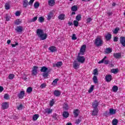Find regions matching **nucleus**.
<instances>
[{
	"mask_svg": "<svg viewBox=\"0 0 125 125\" xmlns=\"http://www.w3.org/2000/svg\"><path fill=\"white\" fill-rule=\"evenodd\" d=\"M22 108L23 106L22 105V104H20L19 105L17 106L18 110H22Z\"/></svg>",
	"mask_w": 125,
	"mask_h": 125,
	"instance_id": "52",
	"label": "nucleus"
},
{
	"mask_svg": "<svg viewBox=\"0 0 125 125\" xmlns=\"http://www.w3.org/2000/svg\"><path fill=\"white\" fill-rule=\"evenodd\" d=\"M15 30L17 31V32H18V33H21L22 31H23V27L21 26H17Z\"/></svg>",
	"mask_w": 125,
	"mask_h": 125,
	"instance_id": "11",
	"label": "nucleus"
},
{
	"mask_svg": "<svg viewBox=\"0 0 125 125\" xmlns=\"http://www.w3.org/2000/svg\"><path fill=\"white\" fill-rule=\"evenodd\" d=\"M61 95V92L59 90H56L54 91V95H55V96H60V95Z\"/></svg>",
	"mask_w": 125,
	"mask_h": 125,
	"instance_id": "14",
	"label": "nucleus"
},
{
	"mask_svg": "<svg viewBox=\"0 0 125 125\" xmlns=\"http://www.w3.org/2000/svg\"><path fill=\"white\" fill-rule=\"evenodd\" d=\"M98 113V108H94L93 112L92 113V116H96Z\"/></svg>",
	"mask_w": 125,
	"mask_h": 125,
	"instance_id": "21",
	"label": "nucleus"
},
{
	"mask_svg": "<svg viewBox=\"0 0 125 125\" xmlns=\"http://www.w3.org/2000/svg\"><path fill=\"white\" fill-rule=\"evenodd\" d=\"M82 19V15H78L76 17V21H81V20Z\"/></svg>",
	"mask_w": 125,
	"mask_h": 125,
	"instance_id": "38",
	"label": "nucleus"
},
{
	"mask_svg": "<svg viewBox=\"0 0 125 125\" xmlns=\"http://www.w3.org/2000/svg\"><path fill=\"white\" fill-rule=\"evenodd\" d=\"M73 24L75 27L79 26V21L75 20L73 21Z\"/></svg>",
	"mask_w": 125,
	"mask_h": 125,
	"instance_id": "47",
	"label": "nucleus"
},
{
	"mask_svg": "<svg viewBox=\"0 0 125 125\" xmlns=\"http://www.w3.org/2000/svg\"><path fill=\"white\" fill-rule=\"evenodd\" d=\"M46 86V84L45 83H43L40 85V87L41 88H44V87H45Z\"/></svg>",
	"mask_w": 125,
	"mask_h": 125,
	"instance_id": "55",
	"label": "nucleus"
},
{
	"mask_svg": "<svg viewBox=\"0 0 125 125\" xmlns=\"http://www.w3.org/2000/svg\"><path fill=\"white\" fill-rule=\"evenodd\" d=\"M62 116L63 118L66 119V118H68L69 117V112L67 111H64L62 114Z\"/></svg>",
	"mask_w": 125,
	"mask_h": 125,
	"instance_id": "24",
	"label": "nucleus"
},
{
	"mask_svg": "<svg viewBox=\"0 0 125 125\" xmlns=\"http://www.w3.org/2000/svg\"><path fill=\"white\" fill-rule=\"evenodd\" d=\"M5 8L7 10H8V9H10V5L9 4V3H6L5 4Z\"/></svg>",
	"mask_w": 125,
	"mask_h": 125,
	"instance_id": "37",
	"label": "nucleus"
},
{
	"mask_svg": "<svg viewBox=\"0 0 125 125\" xmlns=\"http://www.w3.org/2000/svg\"><path fill=\"white\" fill-rule=\"evenodd\" d=\"M17 45H18V42H16V44H12V47H15V46H17Z\"/></svg>",
	"mask_w": 125,
	"mask_h": 125,
	"instance_id": "60",
	"label": "nucleus"
},
{
	"mask_svg": "<svg viewBox=\"0 0 125 125\" xmlns=\"http://www.w3.org/2000/svg\"><path fill=\"white\" fill-rule=\"evenodd\" d=\"M36 34L41 41H44L47 38V34L44 33L43 30L41 29H38L36 31Z\"/></svg>",
	"mask_w": 125,
	"mask_h": 125,
	"instance_id": "2",
	"label": "nucleus"
},
{
	"mask_svg": "<svg viewBox=\"0 0 125 125\" xmlns=\"http://www.w3.org/2000/svg\"><path fill=\"white\" fill-rule=\"evenodd\" d=\"M58 19L59 20H64L65 19V14H60L58 16Z\"/></svg>",
	"mask_w": 125,
	"mask_h": 125,
	"instance_id": "22",
	"label": "nucleus"
},
{
	"mask_svg": "<svg viewBox=\"0 0 125 125\" xmlns=\"http://www.w3.org/2000/svg\"><path fill=\"white\" fill-rule=\"evenodd\" d=\"M15 15L16 16H20V15H21V13L20 11H17V12H16L15 13Z\"/></svg>",
	"mask_w": 125,
	"mask_h": 125,
	"instance_id": "53",
	"label": "nucleus"
},
{
	"mask_svg": "<svg viewBox=\"0 0 125 125\" xmlns=\"http://www.w3.org/2000/svg\"><path fill=\"white\" fill-rule=\"evenodd\" d=\"M37 20H38V17H35L31 20V22H35Z\"/></svg>",
	"mask_w": 125,
	"mask_h": 125,
	"instance_id": "54",
	"label": "nucleus"
},
{
	"mask_svg": "<svg viewBox=\"0 0 125 125\" xmlns=\"http://www.w3.org/2000/svg\"><path fill=\"white\" fill-rule=\"evenodd\" d=\"M112 89L113 92H117L118 91V87L116 85H114Z\"/></svg>",
	"mask_w": 125,
	"mask_h": 125,
	"instance_id": "36",
	"label": "nucleus"
},
{
	"mask_svg": "<svg viewBox=\"0 0 125 125\" xmlns=\"http://www.w3.org/2000/svg\"><path fill=\"white\" fill-rule=\"evenodd\" d=\"M23 5L24 7H27V6L29 5V2H28L27 0H23Z\"/></svg>",
	"mask_w": 125,
	"mask_h": 125,
	"instance_id": "23",
	"label": "nucleus"
},
{
	"mask_svg": "<svg viewBox=\"0 0 125 125\" xmlns=\"http://www.w3.org/2000/svg\"><path fill=\"white\" fill-rule=\"evenodd\" d=\"M34 1H35V0H30L28 3V4H29V5H32V4L34 3Z\"/></svg>",
	"mask_w": 125,
	"mask_h": 125,
	"instance_id": "57",
	"label": "nucleus"
},
{
	"mask_svg": "<svg viewBox=\"0 0 125 125\" xmlns=\"http://www.w3.org/2000/svg\"><path fill=\"white\" fill-rule=\"evenodd\" d=\"M10 20V17L7 16L6 17V21H9Z\"/></svg>",
	"mask_w": 125,
	"mask_h": 125,
	"instance_id": "59",
	"label": "nucleus"
},
{
	"mask_svg": "<svg viewBox=\"0 0 125 125\" xmlns=\"http://www.w3.org/2000/svg\"><path fill=\"white\" fill-rule=\"evenodd\" d=\"M107 14L108 15V16H111L113 14V13L112 12H108L107 13Z\"/></svg>",
	"mask_w": 125,
	"mask_h": 125,
	"instance_id": "64",
	"label": "nucleus"
},
{
	"mask_svg": "<svg viewBox=\"0 0 125 125\" xmlns=\"http://www.w3.org/2000/svg\"><path fill=\"white\" fill-rule=\"evenodd\" d=\"M80 123H81V120H80V119L76 120L75 124L79 125V124H80Z\"/></svg>",
	"mask_w": 125,
	"mask_h": 125,
	"instance_id": "58",
	"label": "nucleus"
},
{
	"mask_svg": "<svg viewBox=\"0 0 125 125\" xmlns=\"http://www.w3.org/2000/svg\"><path fill=\"white\" fill-rule=\"evenodd\" d=\"M117 112V110L114 109L113 108H110L109 109V114L110 115H115L116 112Z\"/></svg>",
	"mask_w": 125,
	"mask_h": 125,
	"instance_id": "18",
	"label": "nucleus"
},
{
	"mask_svg": "<svg viewBox=\"0 0 125 125\" xmlns=\"http://www.w3.org/2000/svg\"><path fill=\"white\" fill-rule=\"evenodd\" d=\"M72 11L76 12L78 10V6L77 5H74L71 7Z\"/></svg>",
	"mask_w": 125,
	"mask_h": 125,
	"instance_id": "33",
	"label": "nucleus"
},
{
	"mask_svg": "<svg viewBox=\"0 0 125 125\" xmlns=\"http://www.w3.org/2000/svg\"><path fill=\"white\" fill-rule=\"evenodd\" d=\"M112 48H107L105 51L104 52L105 53H107V54H109V53H111L112 52Z\"/></svg>",
	"mask_w": 125,
	"mask_h": 125,
	"instance_id": "28",
	"label": "nucleus"
},
{
	"mask_svg": "<svg viewBox=\"0 0 125 125\" xmlns=\"http://www.w3.org/2000/svg\"><path fill=\"white\" fill-rule=\"evenodd\" d=\"M113 56L115 57V58L119 59L121 58L122 55L120 53H116L113 54Z\"/></svg>",
	"mask_w": 125,
	"mask_h": 125,
	"instance_id": "19",
	"label": "nucleus"
},
{
	"mask_svg": "<svg viewBox=\"0 0 125 125\" xmlns=\"http://www.w3.org/2000/svg\"><path fill=\"white\" fill-rule=\"evenodd\" d=\"M48 68L45 66H42L41 68V72H42L43 73H46L47 72Z\"/></svg>",
	"mask_w": 125,
	"mask_h": 125,
	"instance_id": "20",
	"label": "nucleus"
},
{
	"mask_svg": "<svg viewBox=\"0 0 125 125\" xmlns=\"http://www.w3.org/2000/svg\"><path fill=\"white\" fill-rule=\"evenodd\" d=\"M73 114L74 115V117H78V116H79V114H80V110H79V109H74L73 111Z\"/></svg>",
	"mask_w": 125,
	"mask_h": 125,
	"instance_id": "12",
	"label": "nucleus"
},
{
	"mask_svg": "<svg viewBox=\"0 0 125 125\" xmlns=\"http://www.w3.org/2000/svg\"><path fill=\"white\" fill-rule=\"evenodd\" d=\"M92 19L91 18H88L86 20L87 23H90L91 21H92Z\"/></svg>",
	"mask_w": 125,
	"mask_h": 125,
	"instance_id": "56",
	"label": "nucleus"
},
{
	"mask_svg": "<svg viewBox=\"0 0 125 125\" xmlns=\"http://www.w3.org/2000/svg\"><path fill=\"white\" fill-rule=\"evenodd\" d=\"M54 17H55V16H54V11H51L47 14V19L48 20H50L51 18H52V19H54Z\"/></svg>",
	"mask_w": 125,
	"mask_h": 125,
	"instance_id": "4",
	"label": "nucleus"
},
{
	"mask_svg": "<svg viewBox=\"0 0 125 125\" xmlns=\"http://www.w3.org/2000/svg\"><path fill=\"white\" fill-rule=\"evenodd\" d=\"M49 50H50L51 52H55V51H56V47L54 46H51L49 47Z\"/></svg>",
	"mask_w": 125,
	"mask_h": 125,
	"instance_id": "16",
	"label": "nucleus"
},
{
	"mask_svg": "<svg viewBox=\"0 0 125 125\" xmlns=\"http://www.w3.org/2000/svg\"><path fill=\"white\" fill-rule=\"evenodd\" d=\"M63 108L64 110H68L69 109V106L67 103H64L63 104Z\"/></svg>",
	"mask_w": 125,
	"mask_h": 125,
	"instance_id": "41",
	"label": "nucleus"
},
{
	"mask_svg": "<svg viewBox=\"0 0 125 125\" xmlns=\"http://www.w3.org/2000/svg\"><path fill=\"white\" fill-rule=\"evenodd\" d=\"M9 80H13L14 79V75L13 74H11L8 76Z\"/></svg>",
	"mask_w": 125,
	"mask_h": 125,
	"instance_id": "49",
	"label": "nucleus"
},
{
	"mask_svg": "<svg viewBox=\"0 0 125 125\" xmlns=\"http://www.w3.org/2000/svg\"><path fill=\"white\" fill-rule=\"evenodd\" d=\"M93 74L95 76L98 75V70L97 69V68H96L93 70Z\"/></svg>",
	"mask_w": 125,
	"mask_h": 125,
	"instance_id": "46",
	"label": "nucleus"
},
{
	"mask_svg": "<svg viewBox=\"0 0 125 125\" xmlns=\"http://www.w3.org/2000/svg\"><path fill=\"white\" fill-rule=\"evenodd\" d=\"M38 69L39 67L38 66H34L32 71V75L33 76H37L38 74Z\"/></svg>",
	"mask_w": 125,
	"mask_h": 125,
	"instance_id": "6",
	"label": "nucleus"
},
{
	"mask_svg": "<svg viewBox=\"0 0 125 125\" xmlns=\"http://www.w3.org/2000/svg\"><path fill=\"white\" fill-rule=\"evenodd\" d=\"M118 123L119 121L117 120V119H114L112 120V125H118Z\"/></svg>",
	"mask_w": 125,
	"mask_h": 125,
	"instance_id": "35",
	"label": "nucleus"
},
{
	"mask_svg": "<svg viewBox=\"0 0 125 125\" xmlns=\"http://www.w3.org/2000/svg\"><path fill=\"white\" fill-rule=\"evenodd\" d=\"M120 31V28L119 27L116 28L114 30H113V34H118V32Z\"/></svg>",
	"mask_w": 125,
	"mask_h": 125,
	"instance_id": "42",
	"label": "nucleus"
},
{
	"mask_svg": "<svg viewBox=\"0 0 125 125\" xmlns=\"http://www.w3.org/2000/svg\"><path fill=\"white\" fill-rule=\"evenodd\" d=\"M93 81L94 83H98V80L97 79V77L96 76H94L93 78Z\"/></svg>",
	"mask_w": 125,
	"mask_h": 125,
	"instance_id": "39",
	"label": "nucleus"
},
{
	"mask_svg": "<svg viewBox=\"0 0 125 125\" xmlns=\"http://www.w3.org/2000/svg\"><path fill=\"white\" fill-rule=\"evenodd\" d=\"M38 21L40 23H42V22L44 21V18H43V17H40V18H39Z\"/></svg>",
	"mask_w": 125,
	"mask_h": 125,
	"instance_id": "44",
	"label": "nucleus"
},
{
	"mask_svg": "<svg viewBox=\"0 0 125 125\" xmlns=\"http://www.w3.org/2000/svg\"><path fill=\"white\" fill-rule=\"evenodd\" d=\"M9 107V104L7 102H4L2 104V108L3 109H7Z\"/></svg>",
	"mask_w": 125,
	"mask_h": 125,
	"instance_id": "7",
	"label": "nucleus"
},
{
	"mask_svg": "<svg viewBox=\"0 0 125 125\" xmlns=\"http://www.w3.org/2000/svg\"><path fill=\"white\" fill-rule=\"evenodd\" d=\"M106 58H107V57L105 56L103 59H102L101 61H99L98 62L99 64H101L102 63H104V64H109V60H106Z\"/></svg>",
	"mask_w": 125,
	"mask_h": 125,
	"instance_id": "5",
	"label": "nucleus"
},
{
	"mask_svg": "<svg viewBox=\"0 0 125 125\" xmlns=\"http://www.w3.org/2000/svg\"><path fill=\"white\" fill-rule=\"evenodd\" d=\"M103 43V40H102V37L101 36H98L95 40V44L97 46H101Z\"/></svg>",
	"mask_w": 125,
	"mask_h": 125,
	"instance_id": "3",
	"label": "nucleus"
},
{
	"mask_svg": "<svg viewBox=\"0 0 125 125\" xmlns=\"http://www.w3.org/2000/svg\"><path fill=\"white\" fill-rule=\"evenodd\" d=\"M49 5L50 6H53L55 4V1L54 0H49L48 1Z\"/></svg>",
	"mask_w": 125,
	"mask_h": 125,
	"instance_id": "25",
	"label": "nucleus"
},
{
	"mask_svg": "<svg viewBox=\"0 0 125 125\" xmlns=\"http://www.w3.org/2000/svg\"><path fill=\"white\" fill-rule=\"evenodd\" d=\"M120 42L123 46H125V38L124 37L120 38Z\"/></svg>",
	"mask_w": 125,
	"mask_h": 125,
	"instance_id": "13",
	"label": "nucleus"
},
{
	"mask_svg": "<svg viewBox=\"0 0 125 125\" xmlns=\"http://www.w3.org/2000/svg\"><path fill=\"white\" fill-rule=\"evenodd\" d=\"M111 73L113 74H118V73H119V69H112L111 70Z\"/></svg>",
	"mask_w": 125,
	"mask_h": 125,
	"instance_id": "29",
	"label": "nucleus"
},
{
	"mask_svg": "<svg viewBox=\"0 0 125 125\" xmlns=\"http://www.w3.org/2000/svg\"><path fill=\"white\" fill-rule=\"evenodd\" d=\"M54 99H52L51 101H50V106L51 107H52V106H53L54 104Z\"/></svg>",
	"mask_w": 125,
	"mask_h": 125,
	"instance_id": "51",
	"label": "nucleus"
},
{
	"mask_svg": "<svg viewBox=\"0 0 125 125\" xmlns=\"http://www.w3.org/2000/svg\"><path fill=\"white\" fill-rule=\"evenodd\" d=\"M85 48H86V45H83L80 49V51L78 54V56L77 58L78 62L81 63L82 64L84 63L85 61V58L84 56H81V55H83L84 52H85Z\"/></svg>",
	"mask_w": 125,
	"mask_h": 125,
	"instance_id": "1",
	"label": "nucleus"
},
{
	"mask_svg": "<svg viewBox=\"0 0 125 125\" xmlns=\"http://www.w3.org/2000/svg\"><path fill=\"white\" fill-rule=\"evenodd\" d=\"M39 117H40V115H39V114H35L33 116V121H37L38 120V119H39Z\"/></svg>",
	"mask_w": 125,
	"mask_h": 125,
	"instance_id": "32",
	"label": "nucleus"
},
{
	"mask_svg": "<svg viewBox=\"0 0 125 125\" xmlns=\"http://www.w3.org/2000/svg\"><path fill=\"white\" fill-rule=\"evenodd\" d=\"M4 99H5L6 100H9V95L8 94H5L4 95Z\"/></svg>",
	"mask_w": 125,
	"mask_h": 125,
	"instance_id": "48",
	"label": "nucleus"
},
{
	"mask_svg": "<svg viewBox=\"0 0 125 125\" xmlns=\"http://www.w3.org/2000/svg\"><path fill=\"white\" fill-rule=\"evenodd\" d=\"M59 81V79L58 78L55 79L52 83V85H54V86L56 85L57 84V82H58Z\"/></svg>",
	"mask_w": 125,
	"mask_h": 125,
	"instance_id": "31",
	"label": "nucleus"
},
{
	"mask_svg": "<svg viewBox=\"0 0 125 125\" xmlns=\"http://www.w3.org/2000/svg\"><path fill=\"white\" fill-rule=\"evenodd\" d=\"M94 89V85H91L90 87L89 88L88 92L89 93H91V92H92V91H93V90Z\"/></svg>",
	"mask_w": 125,
	"mask_h": 125,
	"instance_id": "30",
	"label": "nucleus"
},
{
	"mask_svg": "<svg viewBox=\"0 0 125 125\" xmlns=\"http://www.w3.org/2000/svg\"><path fill=\"white\" fill-rule=\"evenodd\" d=\"M33 91V88L32 87H29L26 89L27 93H31Z\"/></svg>",
	"mask_w": 125,
	"mask_h": 125,
	"instance_id": "34",
	"label": "nucleus"
},
{
	"mask_svg": "<svg viewBox=\"0 0 125 125\" xmlns=\"http://www.w3.org/2000/svg\"><path fill=\"white\" fill-rule=\"evenodd\" d=\"M104 38L106 41H110L112 39V35L111 33H108L105 35Z\"/></svg>",
	"mask_w": 125,
	"mask_h": 125,
	"instance_id": "9",
	"label": "nucleus"
},
{
	"mask_svg": "<svg viewBox=\"0 0 125 125\" xmlns=\"http://www.w3.org/2000/svg\"><path fill=\"white\" fill-rule=\"evenodd\" d=\"M114 42H118V37H115L114 38Z\"/></svg>",
	"mask_w": 125,
	"mask_h": 125,
	"instance_id": "63",
	"label": "nucleus"
},
{
	"mask_svg": "<svg viewBox=\"0 0 125 125\" xmlns=\"http://www.w3.org/2000/svg\"><path fill=\"white\" fill-rule=\"evenodd\" d=\"M24 95H25V91H21L20 93L19 94V97L21 99H22L24 97Z\"/></svg>",
	"mask_w": 125,
	"mask_h": 125,
	"instance_id": "15",
	"label": "nucleus"
},
{
	"mask_svg": "<svg viewBox=\"0 0 125 125\" xmlns=\"http://www.w3.org/2000/svg\"><path fill=\"white\" fill-rule=\"evenodd\" d=\"M72 41H76L77 40V36L75 34H73L72 36Z\"/></svg>",
	"mask_w": 125,
	"mask_h": 125,
	"instance_id": "50",
	"label": "nucleus"
},
{
	"mask_svg": "<svg viewBox=\"0 0 125 125\" xmlns=\"http://www.w3.org/2000/svg\"><path fill=\"white\" fill-rule=\"evenodd\" d=\"M21 22H22V20L20 19H18L15 21V24L16 25H19L20 24H21Z\"/></svg>",
	"mask_w": 125,
	"mask_h": 125,
	"instance_id": "26",
	"label": "nucleus"
},
{
	"mask_svg": "<svg viewBox=\"0 0 125 125\" xmlns=\"http://www.w3.org/2000/svg\"><path fill=\"white\" fill-rule=\"evenodd\" d=\"M105 81L108 83L112 81V75H107L105 76Z\"/></svg>",
	"mask_w": 125,
	"mask_h": 125,
	"instance_id": "10",
	"label": "nucleus"
},
{
	"mask_svg": "<svg viewBox=\"0 0 125 125\" xmlns=\"http://www.w3.org/2000/svg\"><path fill=\"white\" fill-rule=\"evenodd\" d=\"M94 109H97V106H98V102L97 101H95L92 104Z\"/></svg>",
	"mask_w": 125,
	"mask_h": 125,
	"instance_id": "27",
	"label": "nucleus"
},
{
	"mask_svg": "<svg viewBox=\"0 0 125 125\" xmlns=\"http://www.w3.org/2000/svg\"><path fill=\"white\" fill-rule=\"evenodd\" d=\"M79 67H80V63L78 62H74L73 63V68L75 69V70H78Z\"/></svg>",
	"mask_w": 125,
	"mask_h": 125,
	"instance_id": "17",
	"label": "nucleus"
},
{
	"mask_svg": "<svg viewBox=\"0 0 125 125\" xmlns=\"http://www.w3.org/2000/svg\"><path fill=\"white\" fill-rule=\"evenodd\" d=\"M62 65H63V62H58L56 63H53V67H57L58 68H60Z\"/></svg>",
	"mask_w": 125,
	"mask_h": 125,
	"instance_id": "8",
	"label": "nucleus"
},
{
	"mask_svg": "<svg viewBox=\"0 0 125 125\" xmlns=\"http://www.w3.org/2000/svg\"><path fill=\"white\" fill-rule=\"evenodd\" d=\"M42 77L44 79L47 78V77H48V72H43L42 74Z\"/></svg>",
	"mask_w": 125,
	"mask_h": 125,
	"instance_id": "40",
	"label": "nucleus"
},
{
	"mask_svg": "<svg viewBox=\"0 0 125 125\" xmlns=\"http://www.w3.org/2000/svg\"><path fill=\"white\" fill-rule=\"evenodd\" d=\"M46 113H47V114H51L52 113V109L50 108H47L45 109Z\"/></svg>",
	"mask_w": 125,
	"mask_h": 125,
	"instance_id": "43",
	"label": "nucleus"
},
{
	"mask_svg": "<svg viewBox=\"0 0 125 125\" xmlns=\"http://www.w3.org/2000/svg\"><path fill=\"white\" fill-rule=\"evenodd\" d=\"M68 25H69V26H72V25H73V22L71 21H68Z\"/></svg>",
	"mask_w": 125,
	"mask_h": 125,
	"instance_id": "62",
	"label": "nucleus"
},
{
	"mask_svg": "<svg viewBox=\"0 0 125 125\" xmlns=\"http://www.w3.org/2000/svg\"><path fill=\"white\" fill-rule=\"evenodd\" d=\"M2 91H3V87L0 86V92H2Z\"/></svg>",
	"mask_w": 125,
	"mask_h": 125,
	"instance_id": "61",
	"label": "nucleus"
},
{
	"mask_svg": "<svg viewBox=\"0 0 125 125\" xmlns=\"http://www.w3.org/2000/svg\"><path fill=\"white\" fill-rule=\"evenodd\" d=\"M34 6L35 8H39V6H40V3L39 2H36L34 3Z\"/></svg>",
	"mask_w": 125,
	"mask_h": 125,
	"instance_id": "45",
	"label": "nucleus"
}]
</instances>
